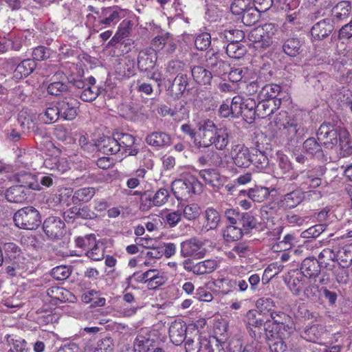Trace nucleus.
<instances>
[{
  "instance_id": "29",
  "label": "nucleus",
  "mask_w": 352,
  "mask_h": 352,
  "mask_svg": "<svg viewBox=\"0 0 352 352\" xmlns=\"http://www.w3.org/2000/svg\"><path fill=\"white\" fill-rule=\"evenodd\" d=\"M214 134L215 135L212 141V145H214L218 150H224L230 142V130L224 126L219 127Z\"/></svg>"
},
{
  "instance_id": "13",
  "label": "nucleus",
  "mask_w": 352,
  "mask_h": 352,
  "mask_svg": "<svg viewBox=\"0 0 352 352\" xmlns=\"http://www.w3.org/2000/svg\"><path fill=\"white\" fill-rule=\"evenodd\" d=\"M116 137L118 145L120 147V152L126 153L129 155H135L138 153V149L134 146L135 138L129 133H116Z\"/></svg>"
},
{
  "instance_id": "47",
  "label": "nucleus",
  "mask_w": 352,
  "mask_h": 352,
  "mask_svg": "<svg viewBox=\"0 0 352 352\" xmlns=\"http://www.w3.org/2000/svg\"><path fill=\"white\" fill-rule=\"evenodd\" d=\"M181 208L183 217L188 221L195 220L201 214V208L197 204L182 205Z\"/></svg>"
},
{
  "instance_id": "43",
  "label": "nucleus",
  "mask_w": 352,
  "mask_h": 352,
  "mask_svg": "<svg viewBox=\"0 0 352 352\" xmlns=\"http://www.w3.org/2000/svg\"><path fill=\"white\" fill-rule=\"evenodd\" d=\"M276 101H278V104L280 103L279 100H261L256 107V112H258V115L264 118L273 113L275 107L276 106Z\"/></svg>"
},
{
  "instance_id": "27",
  "label": "nucleus",
  "mask_w": 352,
  "mask_h": 352,
  "mask_svg": "<svg viewBox=\"0 0 352 352\" xmlns=\"http://www.w3.org/2000/svg\"><path fill=\"white\" fill-rule=\"evenodd\" d=\"M6 198L10 202L23 203L28 199L27 189L21 186H14L6 192Z\"/></svg>"
},
{
  "instance_id": "5",
  "label": "nucleus",
  "mask_w": 352,
  "mask_h": 352,
  "mask_svg": "<svg viewBox=\"0 0 352 352\" xmlns=\"http://www.w3.org/2000/svg\"><path fill=\"white\" fill-rule=\"evenodd\" d=\"M217 129L218 127L212 120H201L197 124V138H195V144L204 148L212 146Z\"/></svg>"
},
{
  "instance_id": "52",
  "label": "nucleus",
  "mask_w": 352,
  "mask_h": 352,
  "mask_svg": "<svg viewBox=\"0 0 352 352\" xmlns=\"http://www.w3.org/2000/svg\"><path fill=\"white\" fill-rule=\"evenodd\" d=\"M301 44L298 38H289L283 45L284 52L290 56H296L300 54Z\"/></svg>"
},
{
  "instance_id": "16",
  "label": "nucleus",
  "mask_w": 352,
  "mask_h": 352,
  "mask_svg": "<svg viewBox=\"0 0 352 352\" xmlns=\"http://www.w3.org/2000/svg\"><path fill=\"white\" fill-rule=\"evenodd\" d=\"M57 104L60 111V118L67 120H72L76 118L77 102L74 99L65 98L58 101Z\"/></svg>"
},
{
  "instance_id": "19",
  "label": "nucleus",
  "mask_w": 352,
  "mask_h": 352,
  "mask_svg": "<svg viewBox=\"0 0 352 352\" xmlns=\"http://www.w3.org/2000/svg\"><path fill=\"white\" fill-rule=\"evenodd\" d=\"M305 199V193L297 189L287 193L280 201V206L284 209H292L298 206Z\"/></svg>"
},
{
  "instance_id": "11",
  "label": "nucleus",
  "mask_w": 352,
  "mask_h": 352,
  "mask_svg": "<svg viewBox=\"0 0 352 352\" xmlns=\"http://www.w3.org/2000/svg\"><path fill=\"white\" fill-rule=\"evenodd\" d=\"M157 59L155 50L147 48L140 52L138 65L141 71H149L154 68Z\"/></svg>"
},
{
  "instance_id": "51",
  "label": "nucleus",
  "mask_w": 352,
  "mask_h": 352,
  "mask_svg": "<svg viewBox=\"0 0 352 352\" xmlns=\"http://www.w3.org/2000/svg\"><path fill=\"white\" fill-rule=\"evenodd\" d=\"M264 37V47H267L273 43V37L278 30L274 23H265L260 26Z\"/></svg>"
},
{
  "instance_id": "48",
  "label": "nucleus",
  "mask_w": 352,
  "mask_h": 352,
  "mask_svg": "<svg viewBox=\"0 0 352 352\" xmlns=\"http://www.w3.org/2000/svg\"><path fill=\"white\" fill-rule=\"evenodd\" d=\"M244 37V32L239 30H226L219 33V38L229 43H239Z\"/></svg>"
},
{
  "instance_id": "64",
  "label": "nucleus",
  "mask_w": 352,
  "mask_h": 352,
  "mask_svg": "<svg viewBox=\"0 0 352 352\" xmlns=\"http://www.w3.org/2000/svg\"><path fill=\"white\" fill-rule=\"evenodd\" d=\"M252 164L259 169H263L268 164L267 156L261 151H256V153L252 154Z\"/></svg>"
},
{
  "instance_id": "22",
  "label": "nucleus",
  "mask_w": 352,
  "mask_h": 352,
  "mask_svg": "<svg viewBox=\"0 0 352 352\" xmlns=\"http://www.w3.org/2000/svg\"><path fill=\"white\" fill-rule=\"evenodd\" d=\"M43 164L45 168L58 174H63L70 168L69 163L64 157H49L45 160Z\"/></svg>"
},
{
  "instance_id": "50",
  "label": "nucleus",
  "mask_w": 352,
  "mask_h": 352,
  "mask_svg": "<svg viewBox=\"0 0 352 352\" xmlns=\"http://www.w3.org/2000/svg\"><path fill=\"white\" fill-rule=\"evenodd\" d=\"M152 341L148 337L142 334H138L134 340L133 348L135 352H148L151 351Z\"/></svg>"
},
{
  "instance_id": "38",
  "label": "nucleus",
  "mask_w": 352,
  "mask_h": 352,
  "mask_svg": "<svg viewBox=\"0 0 352 352\" xmlns=\"http://www.w3.org/2000/svg\"><path fill=\"white\" fill-rule=\"evenodd\" d=\"M303 148L307 154L316 158L320 159L323 157V151L321 146L314 138H308L304 142Z\"/></svg>"
},
{
  "instance_id": "63",
  "label": "nucleus",
  "mask_w": 352,
  "mask_h": 352,
  "mask_svg": "<svg viewBox=\"0 0 352 352\" xmlns=\"http://www.w3.org/2000/svg\"><path fill=\"white\" fill-rule=\"evenodd\" d=\"M215 285L226 294H228L235 289L234 279H218L217 280Z\"/></svg>"
},
{
  "instance_id": "57",
  "label": "nucleus",
  "mask_w": 352,
  "mask_h": 352,
  "mask_svg": "<svg viewBox=\"0 0 352 352\" xmlns=\"http://www.w3.org/2000/svg\"><path fill=\"white\" fill-rule=\"evenodd\" d=\"M275 305L273 300L270 297H262L256 302V307L259 312L265 314L269 312L270 314L273 311Z\"/></svg>"
},
{
  "instance_id": "8",
  "label": "nucleus",
  "mask_w": 352,
  "mask_h": 352,
  "mask_svg": "<svg viewBox=\"0 0 352 352\" xmlns=\"http://www.w3.org/2000/svg\"><path fill=\"white\" fill-rule=\"evenodd\" d=\"M45 234L52 239H58L64 234L65 223L56 217H49L43 224Z\"/></svg>"
},
{
  "instance_id": "32",
  "label": "nucleus",
  "mask_w": 352,
  "mask_h": 352,
  "mask_svg": "<svg viewBox=\"0 0 352 352\" xmlns=\"http://www.w3.org/2000/svg\"><path fill=\"white\" fill-rule=\"evenodd\" d=\"M219 266V261L217 259H206L195 263L193 274L204 275L214 272Z\"/></svg>"
},
{
  "instance_id": "60",
  "label": "nucleus",
  "mask_w": 352,
  "mask_h": 352,
  "mask_svg": "<svg viewBox=\"0 0 352 352\" xmlns=\"http://www.w3.org/2000/svg\"><path fill=\"white\" fill-rule=\"evenodd\" d=\"M51 274L54 279L58 280H63L67 279L70 276L71 270L67 266L60 265L54 267L52 270Z\"/></svg>"
},
{
  "instance_id": "18",
  "label": "nucleus",
  "mask_w": 352,
  "mask_h": 352,
  "mask_svg": "<svg viewBox=\"0 0 352 352\" xmlns=\"http://www.w3.org/2000/svg\"><path fill=\"white\" fill-rule=\"evenodd\" d=\"M188 77L186 74H179L173 80L168 89L169 93L174 99L180 98L186 90Z\"/></svg>"
},
{
  "instance_id": "31",
  "label": "nucleus",
  "mask_w": 352,
  "mask_h": 352,
  "mask_svg": "<svg viewBox=\"0 0 352 352\" xmlns=\"http://www.w3.org/2000/svg\"><path fill=\"white\" fill-rule=\"evenodd\" d=\"M146 142L152 146L160 147L170 145L171 139L166 133L153 132L147 135Z\"/></svg>"
},
{
  "instance_id": "15",
  "label": "nucleus",
  "mask_w": 352,
  "mask_h": 352,
  "mask_svg": "<svg viewBox=\"0 0 352 352\" xmlns=\"http://www.w3.org/2000/svg\"><path fill=\"white\" fill-rule=\"evenodd\" d=\"M185 349L186 352H214L211 341L206 338L199 337L196 341L188 338L186 340Z\"/></svg>"
},
{
  "instance_id": "62",
  "label": "nucleus",
  "mask_w": 352,
  "mask_h": 352,
  "mask_svg": "<svg viewBox=\"0 0 352 352\" xmlns=\"http://www.w3.org/2000/svg\"><path fill=\"white\" fill-rule=\"evenodd\" d=\"M248 73V70L243 68L232 69L228 74L229 80L233 82H239V87L241 85V81L246 79L245 74Z\"/></svg>"
},
{
  "instance_id": "41",
  "label": "nucleus",
  "mask_w": 352,
  "mask_h": 352,
  "mask_svg": "<svg viewBox=\"0 0 352 352\" xmlns=\"http://www.w3.org/2000/svg\"><path fill=\"white\" fill-rule=\"evenodd\" d=\"M263 82L258 79V77H252L250 80L244 79L241 81L240 88L243 89L246 95L252 96L256 94L260 88L262 89Z\"/></svg>"
},
{
  "instance_id": "1",
  "label": "nucleus",
  "mask_w": 352,
  "mask_h": 352,
  "mask_svg": "<svg viewBox=\"0 0 352 352\" xmlns=\"http://www.w3.org/2000/svg\"><path fill=\"white\" fill-rule=\"evenodd\" d=\"M172 191L177 200L187 201L193 195L202 191L201 184L193 176L176 179L172 182Z\"/></svg>"
},
{
  "instance_id": "20",
  "label": "nucleus",
  "mask_w": 352,
  "mask_h": 352,
  "mask_svg": "<svg viewBox=\"0 0 352 352\" xmlns=\"http://www.w3.org/2000/svg\"><path fill=\"white\" fill-rule=\"evenodd\" d=\"M168 333L171 342L175 345H179L186 338V324L181 321L175 320L171 323Z\"/></svg>"
},
{
  "instance_id": "49",
  "label": "nucleus",
  "mask_w": 352,
  "mask_h": 352,
  "mask_svg": "<svg viewBox=\"0 0 352 352\" xmlns=\"http://www.w3.org/2000/svg\"><path fill=\"white\" fill-rule=\"evenodd\" d=\"M246 53L245 46L240 43H229L226 46V54L230 58L239 59Z\"/></svg>"
},
{
  "instance_id": "46",
  "label": "nucleus",
  "mask_w": 352,
  "mask_h": 352,
  "mask_svg": "<svg viewBox=\"0 0 352 352\" xmlns=\"http://www.w3.org/2000/svg\"><path fill=\"white\" fill-rule=\"evenodd\" d=\"M200 177L209 185L217 187L221 184L220 175L214 169H206L199 172Z\"/></svg>"
},
{
  "instance_id": "30",
  "label": "nucleus",
  "mask_w": 352,
  "mask_h": 352,
  "mask_svg": "<svg viewBox=\"0 0 352 352\" xmlns=\"http://www.w3.org/2000/svg\"><path fill=\"white\" fill-rule=\"evenodd\" d=\"M206 57V66L214 73L217 75H221L225 72L227 64L220 60L216 54L208 52Z\"/></svg>"
},
{
  "instance_id": "26",
  "label": "nucleus",
  "mask_w": 352,
  "mask_h": 352,
  "mask_svg": "<svg viewBox=\"0 0 352 352\" xmlns=\"http://www.w3.org/2000/svg\"><path fill=\"white\" fill-rule=\"evenodd\" d=\"M304 133L305 129L301 123L296 119L290 121L281 131L282 135H284L286 140L290 142L294 140L298 135H303Z\"/></svg>"
},
{
  "instance_id": "37",
  "label": "nucleus",
  "mask_w": 352,
  "mask_h": 352,
  "mask_svg": "<svg viewBox=\"0 0 352 352\" xmlns=\"http://www.w3.org/2000/svg\"><path fill=\"white\" fill-rule=\"evenodd\" d=\"M133 26V23L129 20H123L119 27L117 32L109 41L110 45L118 43L122 38L127 37L130 34V30Z\"/></svg>"
},
{
  "instance_id": "59",
  "label": "nucleus",
  "mask_w": 352,
  "mask_h": 352,
  "mask_svg": "<svg viewBox=\"0 0 352 352\" xmlns=\"http://www.w3.org/2000/svg\"><path fill=\"white\" fill-rule=\"evenodd\" d=\"M211 44V36L209 33L204 32L197 36L195 40V45L199 50H205Z\"/></svg>"
},
{
  "instance_id": "12",
  "label": "nucleus",
  "mask_w": 352,
  "mask_h": 352,
  "mask_svg": "<svg viewBox=\"0 0 352 352\" xmlns=\"http://www.w3.org/2000/svg\"><path fill=\"white\" fill-rule=\"evenodd\" d=\"M2 251L4 252L3 261L6 263H14L19 265L23 260L21 248L14 243H6L3 245Z\"/></svg>"
},
{
  "instance_id": "44",
  "label": "nucleus",
  "mask_w": 352,
  "mask_h": 352,
  "mask_svg": "<svg viewBox=\"0 0 352 352\" xmlns=\"http://www.w3.org/2000/svg\"><path fill=\"white\" fill-rule=\"evenodd\" d=\"M243 234V230L235 225L228 226L223 232V239L228 242L239 241Z\"/></svg>"
},
{
  "instance_id": "45",
  "label": "nucleus",
  "mask_w": 352,
  "mask_h": 352,
  "mask_svg": "<svg viewBox=\"0 0 352 352\" xmlns=\"http://www.w3.org/2000/svg\"><path fill=\"white\" fill-rule=\"evenodd\" d=\"M270 317L275 324L280 325V327L284 330L288 331L292 329V327H290L292 319L285 313L281 311L271 312Z\"/></svg>"
},
{
  "instance_id": "14",
  "label": "nucleus",
  "mask_w": 352,
  "mask_h": 352,
  "mask_svg": "<svg viewBox=\"0 0 352 352\" xmlns=\"http://www.w3.org/2000/svg\"><path fill=\"white\" fill-rule=\"evenodd\" d=\"M285 283L290 291L298 296L304 286L303 275L298 270H292L287 273L284 278Z\"/></svg>"
},
{
  "instance_id": "28",
  "label": "nucleus",
  "mask_w": 352,
  "mask_h": 352,
  "mask_svg": "<svg viewBox=\"0 0 352 352\" xmlns=\"http://www.w3.org/2000/svg\"><path fill=\"white\" fill-rule=\"evenodd\" d=\"M324 327L319 324H314L305 327L301 332V337L309 342H316L324 333Z\"/></svg>"
},
{
  "instance_id": "61",
  "label": "nucleus",
  "mask_w": 352,
  "mask_h": 352,
  "mask_svg": "<svg viewBox=\"0 0 352 352\" xmlns=\"http://www.w3.org/2000/svg\"><path fill=\"white\" fill-rule=\"evenodd\" d=\"M242 21L247 25H251L256 23L258 20V15L255 13V9L252 8H241Z\"/></svg>"
},
{
  "instance_id": "25",
  "label": "nucleus",
  "mask_w": 352,
  "mask_h": 352,
  "mask_svg": "<svg viewBox=\"0 0 352 352\" xmlns=\"http://www.w3.org/2000/svg\"><path fill=\"white\" fill-rule=\"evenodd\" d=\"M300 270L303 277L316 278L320 272V265L316 258H306L302 263Z\"/></svg>"
},
{
  "instance_id": "40",
  "label": "nucleus",
  "mask_w": 352,
  "mask_h": 352,
  "mask_svg": "<svg viewBox=\"0 0 352 352\" xmlns=\"http://www.w3.org/2000/svg\"><path fill=\"white\" fill-rule=\"evenodd\" d=\"M18 182L21 184L19 186H23L25 189H32L35 190H41L38 179L30 173H23L18 175Z\"/></svg>"
},
{
  "instance_id": "7",
  "label": "nucleus",
  "mask_w": 352,
  "mask_h": 352,
  "mask_svg": "<svg viewBox=\"0 0 352 352\" xmlns=\"http://www.w3.org/2000/svg\"><path fill=\"white\" fill-rule=\"evenodd\" d=\"M230 155L234 164L241 168H248L252 164V155L250 149L243 144L232 147Z\"/></svg>"
},
{
  "instance_id": "24",
  "label": "nucleus",
  "mask_w": 352,
  "mask_h": 352,
  "mask_svg": "<svg viewBox=\"0 0 352 352\" xmlns=\"http://www.w3.org/2000/svg\"><path fill=\"white\" fill-rule=\"evenodd\" d=\"M116 134H113V137H104L101 138L97 146L98 150L107 155H114L120 152V147L118 145Z\"/></svg>"
},
{
  "instance_id": "23",
  "label": "nucleus",
  "mask_w": 352,
  "mask_h": 352,
  "mask_svg": "<svg viewBox=\"0 0 352 352\" xmlns=\"http://www.w3.org/2000/svg\"><path fill=\"white\" fill-rule=\"evenodd\" d=\"M204 222L202 226L201 230L208 232L211 230L216 229L220 223L219 213L212 208H208L204 214Z\"/></svg>"
},
{
  "instance_id": "54",
  "label": "nucleus",
  "mask_w": 352,
  "mask_h": 352,
  "mask_svg": "<svg viewBox=\"0 0 352 352\" xmlns=\"http://www.w3.org/2000/svg\"><path fill=\"white\" fill-rule=\"evenodd\" d=\"M248 39L253 43L256 49H265L264 36L260 26L252 29L248 34Z\"/></svg>"
},
{
  "instance_id": "39",
  "label": "nucleus",
  "mask_w": 352,
  "mask_h": 352,
  "mask_svg": "<svg viewBox=\"0 0 352 352\" xmlns=\"http://www.w3.org/2000/svg\"><path fill=\"white\" fill-rule=\"evenodd\" d=\"M243 113L242 116L246 119L252 122L255 118L256 112V101L251 98L245 99L242 98Z\"/></svg>"
},
{
  "instance_id": "3",
  "label": "nucleus",
  "mask_w": 352,
  "mask_h": 352,
  "mask_svg": "<svg viewBox=\"0 0 352 352\" xmlns=\"http://www.w3.org/2000/svg\"><path fill=\"white\" fill-rule=\"evenodd\" d=\"M15 225L25 230L36 229L41 223L38 211L32 206L24 207L19 210L14 215Z\"/></svg>"
},
{
  "instance_id": "56",
  "label": "nucleus",
  "mask_w": 352,
  "mask_h": 352,
  "mask_svg": "<svg viewBox=\"0 0 352 352\" xmlns=\"http://www.w3.org/2000/svg\"><path fill=\"white\" fill-rule=\"evenodd\" d=\"M239 223L242 226L245 232L247 233L250 230L256 228L257 219L252 212H244L241 215Z\"/></svg>"
},
{
  "instance_id": "10",
  "label": "nucleus",
  "mask_w": 352,
  "mask_h": 352,
  "mask_svg": "<svg viewBox=\"0 0 352 352\" xmlns=\"http://www.w3.org/2000/svg\"><path fill=\"white\" fill-rule=\"evenodd\" d=\"M169 197L168 191L164 188H160L151 197V196H145L142 198L140 209L142 210H147L152 206H160L164 204Z\"/></svg>"
},
{
  "instance_id": "53",
  "label": "nucleus",
  "mask_w": 352,
  "mask_h": 352,
  "mask_svg": "<svg viewBox=\"0 0 352 352\" xmlns=\"http://www.w3.org/2000/svg\"><path fill=\"white\" fill-rule=\"evenodd\" d=\"M41 119L45 123L56 122L60 118V111L58 104H50L46 108L43 113L40 114Z\"/></svg>"
},
{
  "instance_id": "2",
  "label": "nucleus",
  "mask_w": 352,
  "mask_h": 352,
  "mask_svg": "<svg viewBox=\"0 0 352 352\" xmlns=\"http://www.w3.org/2000/svg\"><path fill=\"white\" fill-rule=\"evenodd\" d=\"M318 139L322 142L327 148H332L338 142L346 140L348 132L340 126L331 125L329 123H323L320 125L318 133Z\"/></svg>"
},
{
  "instance_id": "35",
  "label": "nucleus",
  "mask_w": 352,
  "mask_h": 352,
  "mask_svg": "<svg viewBox=\"0 0 352 352\" xmlns=\"http://www.w3.org/2000/svg\"><path fill=\"white\" fill-rule=\"evenodd\" d=\"M241 192L246 195L253 201L258 203L264 201L270 195L269 189L262 186H256Z\"/></svg>"
},
{
  "instance_id": "34",
  "label": "nucleus",
  "mask_w": 352,
  "mask_h": 352,
  "mask_svg": "<svg viewBox=\"0 0 352 352\" xmlns=\"http://www.w3.org/2000/svg\"><path fill=\"white\" fill-rule=\"evenodd\" d=\"M96 192V189L92 187L81 188L74 192L72 201L74 204L87 203L93 198Z\"/></svg>"
},
{
  "instance_id": "55",
  "label": "nucleus",
  "mask_w": 352,
  "mask_h": 352,
  "mask_svg": "<svg viewBox=\"0 0 352 352\" xmlns=\"http://www.w3.org/2000/svg\"><path fill=\"white\" fill-rule=\"evenodd\" d=\"M246 322L249 327L260 328L265 321L262 314L256 310H250L246 314Z\"/></svg>"
},
{
  "instance_id": "9",
  "label": "nucleus",
  "mask_w": 352,
  "mask_h": 352,
  "mask_svg": "<svg viewBox=\"0 0 352 352\" xmlns=\"http://www.w3.org/2000/svg\"><path fill=\"white\" fill-rule=\"evenodd\" d=\"M204 245L201 241L195 238L186 240L181 243V255L183 257L202 258L205 254Z\"/></svg>"
},
{
  "instance_id": "42",
  "label": "nucleus",
  "mask_w": 352,
  "mask_h": 352,
  "mask_svg": "<svg viewBox=\"0 0 352 352\" xmlns=\"http://www.w3.org/2000/svg\"><path fill=\"white\" fill-rule=\"evenodd\" d=\"M280 89V87L278 85H264L263 83L262 89L258 94V98L261 100H274Z\"/></svg>"
},
{
  "instance_id": "21",
  "label": "nucleus",
  "mask_w": 352,
  "mask_h": 352,
  "mask_svg": "<svg viewBox=\"0 0 352 352\" xmlns=\"http://www.w3.org/2000/svg\"><path fill=\"white\" fill-rule=\"evenodd\" d=\"M351 6L348 1L338 3L331 10V19L333 23H339L346 19L351 12Z\"/></svg>"
},
{
  "instance_id": "58",
  "label": "nucleus",
  "mask_w": 352,
  "mask_h": 352,
  "mask_svg": "<svg viewBox=\"0 0 352 352\" xmlns=\"http://www.w3.org/2000/svg\"><path fill=\"white\" fill-rule=\"evenodd\" d=\"M104 253L102 244L95 241L92 247L87 251L86 255L93 261H101L104 258Z\"/></svg>"
},
{
  "instance_id": "36",
  "label": "nucleus",
  "mask_w": 352,
  "mask_h": 352,
  "mask_svg": "<svg viewBox=\"0 0 352 352\" xmlns=\"http://www.w3.org/2000/svg\"><path fill=\"white\" fill-rule=\"evenodd\" d=\"M193 79L200 85H209L212 76L210 72L201 66H195L191 69Z\"/></svg>"
},
{
  "instance_id": "6",
  "label": "nucleus",
  "mask_w": 352,
  "mask_h": 352,
  "mask_svg": "<svg viewBox=\"0 0 352 352\" xmlns=\"http://www.w3.org/2000/svg\"><path fill=\"white\" fill-rule=\"evenodd\" d=\"M129 14V10L118 6L102 8L99 16L98 23L106 27L114 26Z\"/></svg>"
},
{
  "instance_id": "4",
  "label": "nucleus",
  "mask_w": 352,
  "mask_h": 352,
  "mask_svg": "<svg viewBox=\"0 0 352 352\" xmlns=\"http://www.w3.org/2000/svg\"><path fill=\"white\" fill-rule=\"evenodd\" d=\"M327 168L318 166L312 169L304 170L299 175L292 176V179H296L301 188H316L322 184V177L325 174Z\"/></svg>"
},
{
  "instance_id": "17",
  "label": "nucleus",
  "mask_w": 352,
  "mask_h": 352,
  "mask_svg": "<svg viewBox=\"0 0 352 352\" xmlns=\"http://www.w3.org/2000/svg\"><path fill=\"white\" fill-rule=\"evenodd\" d=\"M333 28L332 21L330 19H324L312 27L311 34L314 39L322 40L333 32Z\"/></svg>"
},
{
  "instance_id": "33",
  "label": "nucleus",
  "mask_w": 352,
  "mask_h": 352,
  "mask_svg": "<svg viewBox=\"0 0 352 352\" xmlns=\"http://www.w3.org/2000/svg\"><path fill=\"white\" fill-rule=\"evenodd\" d=\"M36 63L32 59H25L21 61L14 71V77L21 79L29 76L35 69Z\"/></svg>"
}]
</instances>
